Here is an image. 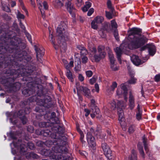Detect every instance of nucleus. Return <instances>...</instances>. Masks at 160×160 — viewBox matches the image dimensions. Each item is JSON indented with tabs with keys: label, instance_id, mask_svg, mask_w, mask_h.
<instances>
[{
	"label": "nucleus",
	"instance_id": "nucleus-6",
	"mask_svg": "<svg viewBox=\"0 0 160 160\" xmlns=\"http://www.w3.org/2000/svg\"><path fill=\"white\" fill-rule=\"evenodd\" d=\"M55 149L56 153H58L55 154V159L58 160H70L69 159L67 160L61 154V153H65L67 152V149L65 147L61 146L59 147H56Z\"/></svg>",
	"mask_w": 160,
	"mask_h": 160
},
{
	"label": "nucleus",
	"instance_id": "nucleus-31",
	"mask_svg": "<svg viewBox=\"0 0 160 160\" xmlns=\"http://www.w3.org/2000/svg\"><path fill=\"white\" fill-rule=\"evenodd\" d=\"M117 86V83L115 82H114L112 83V85L111 86L110 88V90L113 91L115 88Z\"/></svg>",
	"mask_w": 160,
	"mask_h": 160
},
{
	"label": "nucleus",
	"instance_id": "nucleus-28",
	"mask_svg": "<svg viewBox=\"0 0 160 160\" xmlns=\"http://www.w3.org/2000/svg\"><path fill=\"white\" fill-rule=\"evenodd\" d=\"M77 129L78 131L79 132L80 134V139L81 141L82 142V143H83L84 142L83 141V139L84 137V135L82 132L80 130L79 127L77 126Z\"/></svg>",
	"mask_w": 160,
	"mask_h": 160
},
{
	"label": "nucleus",
	"instance_id": "nucleus-5",
	"mask_svg": "<svg viewBox=\"0 0 160 160\" xmlns=\"http://www.w3.org/2000/svg\"><path fill=\"white\" fill-rule=\"evenodd\" d=\"M67 28V25L66 23L64 22H61L58 27L57 32V34L62 39L63 38L65 39L68 36V33L66 32L65 30Z\"/></svg>",
	"mask_w": 160,
	"mask_h": 160
},
{
	"label": "nucleus",
	"instance_id": "nucleus-19",
	"mask_svg": "<svg viewBox=\"0 0 160 160\" xmlns=\"http://www.w3.org/2000/svg\"><path fill=\"white\" fill-rule=\"evenodd\" d=\"M148 48L149 54L151 56H153L155 54L156 52L155 46L153 45H151Z\"/></svg>",
	"mask_w": 160,
	"mask_h": 160
},
{
	"label": "nucleus",
	"instance_id": "nucleus-14",
	"mask_svg": "<svg viewBox=\"0 0 160 160\" xmlns=\"http://www.w3.org/2000/svg\"><path fill=\"white\" fill-rule=\"evenodd\" d=\"M35 50L37 53V59L39 60V58L43 56L44 54V50L42 48H38L35 47Z\"/></svg>",
	"mask_w": 160,
	"mask_h": 160
},
{
	"label": "nucleus",
	"instance_id": "nucleus-62",
	"mask_svg": "<svg viewBox=\"0 0 160 160\" xmlns=\"http://www.w3.org/2000/svg\"><path fill=\"white\" fill-rule=\"evenodd\" d=\"M109 25V23H108L107 22H105V26H108Z\"/></svg>",
	"mask_w": 160,
	"mask_h": 160
},
{
	"label": "nucleus",
	"instance_id": "nucleus-3",
	"mask_svg": "<svg viewBox=\"0 0 160 160\" xmlns=\"http://www.w3.org/2000/svg\"><path fill=\"white\" fill-rule=\"evenodd\" d=\"M117 108L118 113V120L122 126H125L126 125L124 121V118L123 115V112L122 108H125L126 106V103L123 101H117Z\"/></svg>",
	"mask_w": 160,
	"mask_h": 160
},
{
	"label": "nucleus",
	"instance_id": "nucleus-46",
	"mask_svg": "<svg viewBox=\"0 0 160 160\" xmlns=\"http://www.w3.org/2000/svg\"><path fill=\"white\" fill-rule=\"evenodd\" d=\"M43 5L44 8L45 9L47 10V9H48V6L47 4V3L46 2H43Z\"/></svg>",
	"mask_w": 160,
	"mask_h": 160
},
{
	"label": "nucleus",
	"instance_id": "nucleus-30",
	"mask_svg": "<svg viewBox=\"0 0 160 160\" xmlns=\"http://www.w3.org/2000/svg\"><path fill=\"white\" fill-rule=\"evenodd\" d=\"M116 101L114 100L111 102L110 103L111 108L112 110H114L116 108Z\"/></svg>",
	"mask_w": 160,
	"mask_h": 160
},
{
	"label": "nucleus",
	"instance_id": "nucleus-51",
	"mask_svg": "<svg viewBox=\"0 0 160 160\" xmlns=\"http://www.w3.org/2000/svg\"><path fill=\"white\" fill-rule=\"evenodd\" d=\"M135 74V72H134L133 71H129V75H130V78L131 77H134V75Z\"/></svg>",
	"mask_w": 160,
	"mask_h": 160
},
{
	"label": "nucleus",
	"instance_id": "nucleus-44",
	"mask_svg": "<svg viewBox=\"0 0 160 160\" xmlns=\"http://www.w3.org/2000/svg\"><path fill=\"white\" fill-rule=\"evenodd\" d=\"M92 5V3L89 2H86L85 3V5L86 7H87L88 8H89Z\"/></svg>",
	"mask_w": 160,
	"mask_h": 160
},
{
	"label": "nucleus",
	"instance_id": "nucleus-4",
	"mask_svg": "<svg viewBox=\"0 0 160 160\" xmlns=\"http://www.w3.org/2000/svg\"><path fill=\"white\" fill-rule=\"evenodd\" d=\"M127 88L124 83H122L119 86L116 91V95L118 98L124 97V100L126 102L127 101L128 98L127 95L128 93Z\"/></svg>",
	"mask_w": 160,
	"mask_h": 160
},
{
	"label": "nucleus",
	"instance_id": "nucleus-1",
	"mask_svg": "<svg viewBox=\"0 0 160 160\" xmlns=\"http://www.w3.org/2000/svg\"><path fill=\"white\" fill-rule=\"evenodd\" d=\"M145 42V40L143 37L136 35L133 37V39L128 45H127L125 42H123L120 47H117L115 48L114 50L119 62L121 63L120 57L122 52L125 51L127 47L131 49L138 48L142 46Z\"/></svg>",
	"mask_w": 160,
	"mask_h": 160
},
{
	"label": "nucleus",
	"instance_id": "nucleus-42",
	"mask_svg": "<svg viewBox=\"0 0 160 160\" xmlns=\"http://www.w3.org/2000/svg\"><path fill=\"white\" fill-rule=\"evenodd\" d=\"M154 79L156 82L160 81V74L156 75Z\"/></svg>",
	"mask_w": 160,
	"mask_h": 160
},
{
	"label": "nucleus",
	"instance_id": "nucleus-63",
	"mask_svg": "<svg viewBox=\"0 0 160 160\" xmlns=\"http://www.w3.org/2000/svg\"><path fill=\"white\" fill-rule=\"evenodd\" d=\"M157 119L158 120H160V115H158L157 117Z\"/></svg>",
	"mask_w": 160,
	"mask_h": 160
},
{
	"label": "nucleus",
	"instance_id": "nucleus-23",
	"mask_svg": "<svg viewBox=\"0 0 160 160\" xmlns=\"http://www.w3.org/2000/svg\"><path fill=\"white\" fill-rule=\"evenodd\" d=\"M103 20L104 18L103 17L101 16H97L93 20L97 24L101 23L103 21Z\"/></svg>",
	"mask_w": 160,
	"mask_h": 160
},
{
	"label": "nucleus",
	"instance_id": "nucleus-24",
	"mask_svg": "<svg viewBox=\"0 0 160 160\" xmlns=\"http://www.w3.org/2000/svg\"><path fill=\"white\" fill-rule=\"evenodd\" d=\"M130 160H137V157L136 155V152L133 150L132 151V154L129 157Z\"/></svg>",
	"mask_w": 160,
	"mask_h": 160
},
{
	"label": "nucleus",
	"instance_id": "nucleus-17",
	"mask_svg": "<svg viewBox=\"0 0 160 160\" xmlns=\"http://www.w3.org/2000/svg\"><path fill=\"white\" fill-rule=\"evenodd\" d=\"M140 31V29L137 28H134L131 29L128 31L129 34V37L132 35L137 34Z\"/></svg>",
	"mask_w": 160,
	"mask_h": 160
},
{
	"label": "nucleus",
	"instance_id": "nucleus-18",
	"mask_svg": "<svg viewBox=\"0 0 160 160\" xmlns=\"http://www.w3.org/2000/svg\"><path fill=\"white\" fill-rule=\"evenodd\" d=\"M49 40L53 44L54 48L56 49H58V46L57 45L56 42L55 41V39L54 38H53L52 34V33H50L49 36Z\"/></svg>",
	"mask_w": 160,
	"mask_h": 160
},
{
	"label": "nucleus",
	"instance_id": "nucleus-54",
	"mask_svg": "<svg viewBox=\"0 0 160 160\" xmlns=\"http://www.w3.org/2000/svg\"><path fill=\"white\" fill-rule=\"evenodd\" d=\"M88 9L89 8H88L87 7L85 6L82 8V10L83 12H86L88 10Z\"/></svg>",
	"mask_w": 160,
	"mask_h": 160
},
{
	"label": "nucleus",
	"instance_id": "nucleus-8",
	"mask_svg": "<svg viewBox=\"0 0 160 160\" xmlns=\"http://www.w3.org/2000/svg\"><path fill=\"white\" fill-rule=\"evenodd\" d=\"M87 138L90 149L91 150L95 149L96 144L94 137L92 136L90 133L88 132Z\"/></svg>",
	"mask_w": 160,
	"mask_h": 160
},
{
	"label": "nucleus",
	"instance_id": "nucleus-15",
	"mask_svg": "<svg viewBox=\"0 0 160 160\" xmlns=\"http://www.w3.org/2000/svg\"><path fill=\"white\" fill-rule=\"evenodd\" d=\"M75 70L76 71H78L80 70L81 69V66L80 64L81 62L79 58H78L77 57H75Z\"/></svg>",
	"mask_w": 160,
	"mask_h": 160
},
{
	"label": "nucleus",
	"instance_id": "nucleus-57",
	"mask_svg": "<svg viewBox=\"0 0 160 160\" xmlns=\"http://www.w3.org/2000/svg\"><path fill=\"white\" fill-rule=\"evenodd\" d=\"M31 3L32 5L34 7H35V3L34 0H30Z\"/></svg>",
	"mask_w": 160,
	"mask_h": 160
},
{
	"label": "nucleus",
	"instance_id": "nucleus-13",
	"mask_svg": "<svg viewBox=\"0 0 160 160\" xmlns=\"http://www.w3.org/2000/svg\"><path fill=\"white\" fill-rule=\"evenodd\" d=\"M111 25L112 29H111L110 28L107 27L106 30L109 33H112L113 32V30L117 29L118 27V25L114 20H112L111 21Z\"/></svg>",
	"mask_w": 160,
	"mask_h": 160
},
{
	"label": "nucleus",
	"instance_id": "nucleus-64",
	"mask_svg": "<svg viewBox=\"0 0 160 160\" xmlns=\"http://www.w3.org/2000/svg\"><path fill=\"white\" fill-rule=\"evenodd\" d=\"M20 23L21 24V28H22L23 29H25V27H24V26L23 25H22V23Z\"/></svg>",
	"mask_w": 160,
	"mask_h": 160
},
{
	"label": "nucleus",
	"instance_id": "nucleus-56",
	"mask_svg": "<svg viewBox=\"0 0 160 160\" xmlns=\"http://www.w3.org/2000/svg\"><path fill=\"white\" fill-rule=\"evenodd\" d=\"M87 53V50L84 49H82L81 50V54H84V53L85 54H86Z\"/></svg>",
	"mask_w": 160,
	"mask_h": 160
},
{
	"label": "nucleus",
	"instance_id": "nucleus-12",
	"mask_svg": "<svg viewBox=\"0 0 160 160\" xmlns=\"http://www.w3.org/2000/svg\"><path fill=\"white\" fill-rule=\"evenodd\" d=\"M91 112H92L91 114V117L92 118H94L95 117V116L99 114L100 111L97 107L95 106V105H93Z\"/></svg>",
	"mask_w": 160,
	"mask_h": 160
},
{
	"label": "nucleus",
	"instance_id": "nucleus-27",
	"mask_svg": "<svg viewBox=\"0 0 160 160\" xmlns=\"http://www.w3.org/2000/svg\"><path fill=\"white\" fill-rule=\"evenodd\" d=\"M19 1L22 9L25 11L26 15L28 16V12L27 9L25 8V7L24 6L22 0H19Z\"/></svg>",
	"mask_w": 160,
	"mask_h": 160
},
{
	"label": "nucleus",
	"instance_id": "nucleus-52",
	"mask_svg": "<svg viewBox=\"0 0 160 160\" xmlns=\"http://www.w3.org/2000/svg\"><path fill=\"white\" fill-rule=\"evenodd\" d=\"M84 111L86 112V113L85 114V116L86 117H87L89 114L90 111L88 109H85Z\"/></svg>",
	"mask_w": 160,
	"mask_h": 160
},
{
	"label": "nucleus",
	"instance_id": "nucleus-37",
	"mask_svg": "<svg viewBox=\"0 0 160 160\" xmlns=\"http://www.w3.org/2000/svg\"><path fill=\"white\" fill-rule=\"evenodd\" d=\"M142 141L144 143L145 149L146 151H147L148 149V148L146 143V139L144 136H143L142 137Z\"/></svg>",
	"mask_w": 160,
	"mask_h": 160
},
{
	"label": "nucleus",
	"instance_id": "nucleus-40",
	"mask_svg": "<svg viewBox=\"0 0 160 160\" xmlns=\"http://www.w3.org/2000/svg\"><path fill=\"white\" fill-rule=\"evenodd\" d=\"M94 9L93 8H91L88 11L87 15L88 16H90L94 12Z\"/></svg>",
	"mask_w": 160,
	"mask_h": 160
},
{
	"label": "nucleus",
	"instance_id": "nucleus-20",
	"mask_svg": "<svg viewBox=\"0 0 160 160\" xmlns=\"http://www.w3.org/2000/svg\"><path fill=\"white\" fill-rule=\"evenodd\" d=\"M63 61L64 63L66 68L67 70H69L70 68L72 67L73 66V61H71L69 63H68L67 61L65 60H63Z\"/></svg>",
	"mask_w": 160,
	"mask_h": 160
},
{
	"label": "nucleus",
	"instance_id": "nucleus-50",
	"mask_svg": "<svg viewBox=\"0 0 160 160\" xmlns=\"http://www.w3.org/2000/svg\"><path fill=\"white\" fill-rule=\"evenodd\" d=\"M99 34L102 38H104L105 37V35H104L102 32V30H100L99 32Z\"/></svg>",
	"mask_w": 160,
	"mask_h": 160
},
{
	"label": "nucleus",
	"instance_id": "nucleus-22",
	"mask_svg": "<svg viewBox=\"0 0 160 160\" xmlns=\"http://www.w3.org/2000/svg\"><path fill=\"white\" fill-rule=\"evenodd\" d=\"M138 111L136 113V118L137 120H139L141 118L142 111L140 109V106L138 105L137 108Z\"/></svg>",
	"mask_w": 160,
	"mask_h": 160
},
{
	"label": "nucleus",
	"instance_id": "nucleus-7",
	"mask_svg": "<svg viewBox=\"0 0 160 160\" xmlns=\"http://www.w3.org/2000/svg\"><path fill=\"white\" fill-rule=\"evenodd\" d=\"M108 55L110 62V67L112 70L116 71L118 70L119 67L117 66L115 62V60L111 50L108 48Z\"/></svg>",
	"mask_w": 160,
	"mask_h": 160
},
{
	"label": "nucleus",
	"instance_id": "nucleus-47",
	"mask_svg": "<svg viewBox=\"0 0 160 160\" xmlns=\"http://www.w3.org/2000/svg\"><path fill=\"white\" fill-rule=\"evenodd\" d=\"M3 9L6 11V12H9V11H10V9H9V8L8 7V6H5V7H3Z\"/></svg>",
	"mask_w": 160,
	"mask_h": 160
},
{
	"label": "nucleus",
	"instance_id": "nucleus-36",
	"mask_svg": "<svg viewBox=\"0 0 160 160\" xmlns=\"http://www.w3.org/2000/svg\"><path fill=\"white\" fill-rule=\"evenodd\" d=\"M106 16L108 19H111L113 17L112 14L109 12H106Z\"/></svg>",
	"mask_w": 160,
	"mask_h": 160
},
{
	"label": "nucleus",
	"instance_id": "nucleus-49",
	"mask_svg": "<svg viewBox=\"0 0 160 160\" xmlns=\"http://www.w3.org/2000/svg\"><path fill=\"white\" fill-rule=\"evenodd\" d=\"M107 4L108 7L109 8H111L112 5L111 1L110 0H108L107 1Z\"/></svg>",
	"mask_w": 160,
	"mask_h": 160
},
{
	"label": "nucleus",
	"instance_id": "nucleus-29",
	"mask_svg": "<svg viewBox=\"0 0 160 160\" xmlns=\"http://www.w3.org/2000/svg\"><path fill=\"white\" fill-rule=\"evenodd\" d=\"M138 149L140 154V155L143 158L144 157V153L143 151V150L142 147L139 144L138 145Z\"/></svg>",
	"mask_w": 160,
	"mask_h": 160
},
{
	"label": "nucleus",
	"instance_id": "nucleus-41",
	"mask_svg": "<svg viewBox=\"0 0 160 160\" xmlns=\"http://www.w3.org/2000/svg\"><path fill=\"white\" fill-rule=\"evenodd\" d=\"M128 132L129 133H132L134 131V127L133 126H131L129 128Z\"/></svg>",
	"mask_w": 160,
	"mask_h": 160
},
{
	"label": "nucleus",
	"instance_id": "nucleus-35",
	"mask_svg": "<svg viewBox=\"0 0 160 160\" xmlns=\"http://www.w3.org/2000/svg\"><path fill=\"white\" fill-rule=\"evenodd\" d=\"M82 62L83 63H85L88 61V59L86 56H83L82 57Z\"/></svg>",
	"mask_w": 160,
	"mask_h": 160
},
{
	"label": "nucleus",
	"instance_id": "nucleus-32",
	"mask_svg": "<svg viewBox=\"0 0 160 160\" xmlns=\"http://www.w3.org/2000/svg\"><path fill=\"white\" fill-rule=\"evenodd\" d=\"M97 24H98L93 20L91 23L92 28L94 29H97L98 28Z\"/></svg>",
	"mask_w": 160,
	"mask_h": 160
},
{
	"label": "nucleus",
	"instance_id": "nucleus-9",
	"mask_svg": "<svg viewBox=\"0 0 160 160\" xmlns=\"http://www.w3.org/2000/svg\"><path fill=\"white\" fill-rule=\"evenodd\" d=\"M76 85L78 94L79 92L83 91L86 97L88 98L91 97L90 92L89 89L86 87H84L82 86H79L77 83H76Z\"/></svg>",
	"mask_w": 160,
	"mask_h": 160
},
{
	"label": "nucleus",
	"instance_id": "nucleus-55",
	"mask_svg": "<svg viewBox=\"0 0 160 160\" xmlns=\"http://www.w3.org/2000/svg\"><path fill=\"white\" fill-rule=\"evenodd\" d=\"M95 88L97 92H98L99 91V87L98 85V84H96L95 85Z\"/></svg>",
	"mask_w": 160,
	"mask_h": 160
},
{
	"label": "nucleus",
	"instance_id": "nucleus-10",
	"mask_svg": "<svg viewBox=\"0 0 160 160\" xmlns=\"http://www.w3.org/2000/svg\"><path fill=\"white\" fill-rule=\"evenodd\" d=\"M102 148L104 152V154L106 156L108 159H112L111 151L108 146L105 143H103L102 144Z\"/></svg>",
	"mask_w": 160,
	"mask_h": 160
},
{
	"label": "nucleus",
	"instance_id": "nucleus-58",
	"mask_svg": "<svg viewBox=\"0 0 160 160\" xmlns=\"http://www.w3.org/2000/svg\"><path fill=\"white\" fill-rule=\"evenodd\" d=\"M29 148L31 149H33L34 148V145L32 143H29Z\"/></svg>",
	"mask_w": 160,
	"mask_h": 160
},
{
	"label": "nucleus",
	"instance_id": "nucleus-2",
	"mask_svg": "<svg viewBox=\"0 0 160 160\" xmlns=\"http://www.w3.org/2000/svg\"><path fill=\"white\" fill-rule=\"evenodd\" d=\"M104 46H99L98 48V52L96 51V48L94 47H93L90 49L91 51V54L90 57L92 62H98L101 58L105 57L106 53L104 52Z\"/></svg>",
	"mask_w": 160,
	"mask_h": 160
},
{
	"label": "nucleus",
	"instance_id": "nucleus-25",
	"mask_svg": "<svg viewBox=\"0 0 160 160\" xmlns=\"http://www.w3.org/2000/svg\"><path fill=\"white\" fill-rule=\"evenodd\" d=\"M37 1L38 6V8L40 11L42 17L43 18H44L45 17V16L44 14V12L43 11L42 9V6L41 4L38 2V0H37Z\"/></svg>",
	"mask_w": 160,
	"mask_h": 160
},
{
	"label": "nucleus",
	"instance_id": "nucleus-53",
	"mask_svg": "<svg viewBox=\"0 0 160 160\" xmlns=\"http://www.w3.org/2000/svg\"><path fill=\"white\" fill-rule=\"evenodd\" d=\"M22 120L24 124H25L27 121V118L25 117H23V118L22 119Z\"/></svg>",
	"mask_w": 160,
	"mask_h": 160
},
{
	"label": "nucleus",
	"instance_id": "nucleus-34",
	"mask_svg": "<svg viewBox=\"0 0 160 160\" xmlns=\"http://www.w3.org/2000/svg\"><path fill=\"white\" fill-rule=\"evenodd\" d=\"M17 18H18L24 19L25 18V16L23 14L21 13L19 11L18 12L17 15Z\"/></svg>",
	"mask_w": 160,
	"mask_h": 160
},
{
	"label": "nucleus",
	"instance_id": "nucleus-61",
	"mask_svg": "<svg viewBox=\"0 0 160 160\" xmlns=\"http://www.w3.org/2000/svg\"><path fill=\"white\" fill-rule=\"evenodd\" d=\"M78 1L79 2H80V3L78 5V6H80L81 5V4L82 3V0H78Z\"/></svg>",
	"mask_w": 160,
	"mask_h": 160
},
{
	"label": "nucleus",
	"instance_id": "nucleus-21",
	"mask_svg": "<svg viewBox=\"0 0 160 160\" xmlns=\"http://www.w3.org/2000/svg\"><path fill=\"white\" fill-rule=\"evenodd\" d=\"M66 75L70 81L71 82L73 81V78L74 77V76L72 75L70 70H67Z\"/></svg>",
	"mask_w": 160,
	"mask_h": 160
},
{
	"label": "nucleus",
	"instance_id": "nucleus-45",
	"mask_svg": "<svg viewBox=\"0 0 160 160\" xmlns=\"http://www.w3.org/2000/svg\"><path fill=\"white\" fill-rule=\"evenodd\" d=\"M96 80V78L94 77H93L90 79V82L91 84H93L95 82Z\"/></svg>",
	"mask_w": 160,
	"mask_h": 160
},
{
	"label": "nucleus",
	"instance_id": "nucleus-39",
	"mask_svg": "<svg viewBox=\"0 0 160 160\" xmlns=\"http://www.w3.org/2000/svg\"><path fill=\"white\" fill-rule=\"evenodd\" d=\"M113 30V34L114 36V37L116 39L118 40V33L117 30V29H115Z\"/></svg>",
	"mask_w": 160,
	"mask_h": 160
},
{
	"label": "nucleus",
	"instance_id": "nucleus-16",
	"mask_svg": "<svg viewBox=\"0 0 160 160\" xmlns=\"http://www.w3.org/2000/svg\"><path fill=\"white\" fill-rule=\"evenodd\" d=\"M129 107L131 109H132L135 106L134 99L133 96L130 94L129 97Z\"/></svg>",
	"mask_w": 160,
	"mask_h": 160
},
{
	"label": "nucleus",
	"instance_id": "nucleus-60",
	"mask_svg": "<svg viewBox=\"0 0 160 160\" xmlns=\"http://www.w3.org/2000/svg\"><path fill=\"white\" fill-rule=\"evenodd\" d=\"M91 102L92 104V106H91V107H92V106H93V105H94V103L95 102V100H94L92 99V100H91Z\"/></svg>",
	"mask_w": 160,
	"mask_h": 160
},
{
	"label": "nucleus",
	"instance_id": "nucleus-33",
	"mask_svg": "<svg viewBox=\"0 0 160 160\" xmlns=\"http://www.w3.org/2000/svg\"><path fill=\"white\" fill-rule=\"evenodd\" d=\"M58 6L59 8L63 6V0H58L57 1Z\"/></svg>",
	"mask_w": 160,
	"mask_h": 160
},
{
	"label": "nucleus",
	"instance_id": "nucleus-43",
	"mask_svg": "<svg viewBox=\"0 0 160 160\" xmlns=\"http://www.w3.org/2000/svg\"><path fill=\"white\" fill-rule=\"evenodd\" d=\"M78 78L79 80L81 82L83 81L84 80V77L80 74H79L78 75Z\"/></svg>",
	"mask_w": 160,
	"mask_h": 160
},
{
	"label": "nucleus",
	"instance_id": "nucleus-48",
	"mask_svg": "<svg viewBox=\"0 0 160 160\" xmlns=\"http://www.w3.org/2000/svg\"><path fill=\"white\" fill-rule=\"evenodd\" d=\"M26 36L28 40L29 41V42L31 43H32V42L31 41V35L28 33H27L26 34Z\"/></svg>",
	"mask_w": 160,
	"mask_h": 160
},
{
	"label": "nucleus",
	"instance_id": "nucleus-38",
	"mask_svg": "<svg viewBox=\"0 0 160 160\" xmlns=\"http://www.w3.org/2000/svg\"><path fill=\"white\" fill-rule=\"evenodd\" d=\"M86 74L87 77H90L92 76L93 73L91 71L88 70L86 71Z\"/></svg>",
	"mask_w": 160,
	"mask_h": 160
},
{
	"label": "nucleus",
	"instance_id": "nucleus-11",
	"mask_svg": "<svg viewBox=\"0 0 160 160\" xmlns=\"http://www.w3.org/2000/svg\"><path fill=\"white\" fill-rule=\"evenodd\" d=\"M131 60L132 63L136 66L140 65L144 62V61H141L138 56L135 55H132L131 57Z\"/></svg>",
	"mask_w": 160,
	"mask_h": 160
},
{
	"label": "nucleus",
	"instance_id": "nucleus-59",
	"mask_svg": "<svg viewBox=\"0 0 160 160\" xmlns=\"http://www.w3.org/2000/svg\"><path fill=\"white\" fill-rule=\"evenodd\" d=\"M16 5V2H15L12 1L11 2V7H13Z\"/></svg>",
	"mask_w": 160,
	"mask_h": 160
},
{
	"label": "nucleus",
	"instance_id": "nucleus-26",
	"mask_svg": "<svg viewBox=\"0 0 160 160\" xmlns=\"http://www.w3.org/2000/svg\"><path fill=\"white\" fill-rule=\"evenodd\" d=\"M137 79L135 77H131L128 80V82L130 84H134L137 82Z\"/></svg>",
	"mask_w": 160,
	"mask_h": 160
}]
</instances>
